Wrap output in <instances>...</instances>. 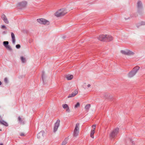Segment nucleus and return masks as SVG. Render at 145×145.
<instances>
[{
  "label": "nucleus",
  "instance_id": "obj_1",
  "mask_svg": "<svg viewBox=\"0 0 145 145\" xmlns=\"http://www.w3.org/2000/svg\"><path fill=\"white\" fill-rule=\"evenodd\" d=\"M140 67L138 66H136L134 67L131 71L128 74L129 77L131 78L134 76L139 69Z\"/></svg>",
  "mask_w": 145,
  "mask_h": 145
},
{
  "label": "nucleus",
  "instance_id": "obj_2",
  "mask_svg": "<svg viewBox=\"0 0 145 145\" xmlns=\"http://www.w3.org/2000/svg\"><path fill=\"white\" fill-rule=\"evenodd\" d=\"M119 128H116L113 129L109 135V137L110 138H114L116 136L118 133Z\"/></svg>",
  "mask_w": 145,
  "mask_h": 145
},
{
  "label": "nucleus",
  "instance_id": "obj_3",
  "mask_svg": "<svg viewBox=\"0 0 145 145\" xmlns=\"http://www.w3.org/2000/svg\"><path fill=\"white\" fill-rule=\"evenodd\" d=\"M67 12L65 11V10L63 9H60L58 11H57L55 13V15L56 16L58 17L64 15Z\"/></svg>",
  "mask_w": 145,
  "mask_h": 145
},
{
  "label": "nucleus",
  "instance_id": "obj_4",
  "mask_svg": "<svg viewBox=\"0 0 145 145\" xmlns=\"http://www.w3.org/2000/svg\"><path fill=\"white\" fill-rule=\"evenodd\" d=\"M37 21L38 22L41 24H43L44 25H48L50 24V22L44 18H40L37 19Z\"/></svg>",
  "mask_w": 145,
  "mask_h": 145
},
{
  "label": "nucleus",
  "instance_id": "obj_5",
  "mask_svg": "<svg viewBox=\"0 0 145 145\" xmlns=\"http://www.w3.org/2000/svg\"><path fill=\"white\" fill-rule=\"evenodd\" d=\"M121 52L124 55L128 56L133 55L134 54L133 52L127 50H121Z\"/></svg>",
  "mask_w": 145,
  "mask_h": 145
},
{
  "label": "nucleus",
  "instance_id": "obj_6",
  "mask_svg": "<svg viewBox=\"0 0 145 145\" xmlns=\"http://www.w3.org/2000/svg\"><path fill=\"white\" fill-rule=\"evenodd\" d=\"M60 123V120L59 119L57 120L56 122L54 124V132L55 133L59 127Z\"/></svg>",
  "mask_w": 145,
  "mask_h": 145
},
{
  "label": "nucleus",
  "instance_id": "obj_7",
  "mask_svg": "<svg viewBox=\"0 0 145 145\" xmlns=\"http://www.w3.org/2000/svg\"><path fill=\"white\" fill-rule=\"evenodd\" d=\"M106 37L105 42H109L113 40L112 37L110 35H105Z\"/></svg>",
  "mask_w": 145,
  "mask_h": 145
},
{
  "label": "nucleus",
  "instance_id": "obj_8",
  "mask_svg": "<svg viewBox=\"0 0 145 145\" xmlns=\"http://www.w3.org/2000/svg\"><path fill=\"white\" fill-rule=\"evenodd\" d=\"M137 7L138 9V11L139 12L140 10L142 8V5L141 2L140 1H139L137 3Z\"/></svg>",
  "mask_w": 145,
  "mask_h": 145
},
{
  "label": "nucleus",
  "instance_id": "obj_9",
  "mask_svg": "<svg viewBox=\"0 0 145 145\" xmlns=\"http://www.w3.org/2000/svg\"><path fill=\"white\" fill-rule=\"evenodd\" d=\"M78 93V91L77 90H75L73 92H72L71 94H70L68 96V98L73 97L75 96Z\"/></svg>",
  "mask_w": 145,
  "mask_h": 145
},
{
  "label": "nucleus",
  "instance_id": "obj_10",
  "mask_svg": "<svg viewBox=\"0 0 145 145\" xmlns=\"http://www.w3.org/2000/svg\"><path fill=\"white\" fill-rule=\"evenodd\" d=\"M2 19L3 20L4 22L7 24H9V22L7 18L6 17L5 15L3 14L1 16Z\"/></svg>",
  "mask_w": 145,
  "mask_h": 145
},
{
  "label": "nucleus",
  "instance_id": "obj_11",
  "mask_svg": "<svg viewBox=\"0 0 145 145\" xmlns=\"http://www.w3.org/2000/svg\"><path fill=\"white\" fill-rule=\"evenodd\" d=\"M27 4V3L26 1H22L18 3V5L19 6L21 7H25Z\"/></svg>",
  "mask_w": 145,
  "mask_h": 145
},
{
  "label": "nucleus",
  "instance_id": "obj_12",
  "mask_svg": "<svg viewBox=\"0 0 145 145\" xmlns=\"http://www.w3.org/2000/svg\"><path fill=\"white\" fill-rule=\"evenodd\" d=\"M106 36L105 35H101L99 36L98 39L101 41L105 42Z\"/></svg>",
  "mask_w": 145,
  "mask_h": 145
},
{
  "label": "nucleus",
  "instance_id": "obj_13",
  "mask_svg": "<svg viewBox=\"0 0 145 145\" xmlns=\"http://www.w3.org/2000/svg\"><path fill=\"white\" fill-rule=\"evenodd\" d=\"M18 120L19 123L21 124L24 125L25 123V121L24 120L22 119L19 116L18 118Z\"/></svg>",
  "mask_w": 145,
  "mask_h": 145
},
{
  "label": "nucleus",
  "instance_id": "obj_14",
  "mask_svg": "<svg viewBox=\"0 0 145 145\" xmlns=\"http://www.w3.org/2000/svg\"><path fill=\"white\" fill-rule=\"evenodd\" d=\"M44 133L43 131H41L37 135V137L38 138H40L41 137L43 136V134Z\"/></svg>",
  "mask_w": 145,
  "mask_h": 145
},
{
  "label": "nucleus",
  "instance_id": "obj_15",
  "mask_svg": "<svg viewBox=\"0 0 145 145\" xmlns=\"http://www.w3.org/2000/svg\"><path fill=\"white\" fill-rule=\"evenodd\" d=\"M11 37L12 39V42L13 44H14L15 42V37L13 33H11Z\"/></svg>",
  "mask_w": 145,
  "mask_h": 145
},
{
  "label": "nucleus",
  "instance_id": "obj_16",
  "mask_svg": "<svg viewBox=\"0 0 145 145\" xmlns=\"http://www.w3.org/2000/svg\"><path fill=\"white\" fill-rule=\"evenodd\" d=\"M0 124L6 127H7L8 125V123L6 122L3 120L0 122Z\"/></svg>",
  "mask_w": 145,
  "mask_h": 145
},
{
  "label": "nucleus",
  "instance_id": "obj_17",
  "mask_svg": "<svg viewBox=\"0 0 145 145\" xmlns=\"http://www.w3.org/2000/svg\"><path fill=\"white\" fill-rule=\"evenodd\" d=\"M73 75H72L69 74L66 76V78L68 80H71L72 79Z\"/></svg>",
  "mask_w": 145,
  "mask_h": 145
},
{
  "label": "nucleus",
  "instance_id": "obj_18",
  "mask_svg": "<svg viewBox=\"0 0 145 145\" xmlns=\"http://www.w3.org/2000/svg\"><path fill=\"white\" fill-rule=\"evenodd\" d=\"M79 123H77L75 127L74 131H79Z\"/></svg>",
  "mask_w": 145,
  "mask_h": 145
},
{
  "label": "nucleus",
  "instance_id": "obj_19",
  "mask_svg": "<svg viewBox=\"0 0 145 145\" xmlns=\"http://www.w3.org/2000/svg\"><path fill=\"white\" fill-rule=\"evenodd\" d=\"M91 107V105L90 104H88L86 105L85 107L86 110L88 111Z\"/></svg>",
  "mask_w": 145,
  "mask_h": 145
},
{
  "label": "nucleus",
  "instance_id": "obj_20",
  "mask_svg": "<svg viewBox=\"0 0 145 145\" xmlns=\"http://www.w3.org/2000/svg\"><path fill=\"white\" fill-rule=\"evenodd\" d=\"M95 133V130L94 129H92L90 133V137L92 138H94V134Z\"/></svg>",
  "mask_w": 145,
  "mask_h": 145
},
{
  "label": "nucleus",
  "instance_id": "obj_21",
  "mask_svg": "<svg viewBox=\"0 0 145 145\" xmlns=\"http://www.w3.org/2000/svg\"><path fill=\"white\" fill-rule=\"evenodd\" d=\"M68 139L67 138H66L65 139L63 140L62 143V145H65L67 143V142L68 141Z\"/></svg>",
  "mask_w": 145,
  "mask_h": 145
},
{
  "label": "nucleus",
  "instance_id": "obj_22",
  "mask_svg": "<svg viewBox=\"0 0 145 145\" xmlns=\"http://www.w3.org/2000/svg\"><path fill=\"white\" fill-rule=\"evenodd\" d=\"M79 133V131H77L74 130V132L73 133V136L74 137L77 136L78 135Z\"/></svg>",
  "mask_w": 145,
  "mask_h": 145
},
{
  "label": "nucleus",
  "instance_id": "obj_23",
  "mask_svg": "<svg viewBox=\"0 0 145 145\" xmlns=\"http://www.w3.org/2000/svg\"><path fill=\"white\" fill-rule=\"evenodd\" d=\"M142 25H145V22L142 21L139 24V25H137V26L138 27L139 26Z\"/></svg>",
  "mask_w": 145,
  "mask_h": 145
},
{
  "label": "nucleus",
  "instance_id": "obj_24",
  "mask_svg": "<svg viewBox=\"0 0 145 145\" xmlns=\"http://www.w3.org/2000/svg\"><path fill=\"white\" fill-rule=\"evenodd\" d=\"M9 42L7 41H5L3 42V44L4 46L6 47L8 45Z\"/></svg>",
  "mask_w": 145,
  "mask_h": 145
},
{
  "label": "nucleus",
  "instance_id": "obj_25",
  "mask_svg": "<svg viewBox=\"0 0 145 145\" xmlns=\"http://www.w3.org/2000/svg\"><path fill=\"white\" fill-rule=\"evenodd\" d=\"M5 48H7V49L10 51H11L12 50V48L9 45L7 46Z\"/></svg>",
  "mask_w": 145,
  "mask_h": 145
},
{
  "label": "nucleus",
  "instance_id": "obj_26",
  "mask_svg": "<svg viewBox=\"0 0 145 145\" xmlns=\"http://www.w3.org/2000/svg\"><path fill=\"white\" fill-rule=\"evenodd\" d=\"M22 63H25V59L23 56H21L20 57Z\"/></svg>",
  "mask_w": 145,
  "mask_h": 145
},
{
  "label": "nucleus",
  "instance_id": "obj_27",
  "mask_svg": "<svg viewBox=\"0 0 145 145\" xmlns=\"http://www.w3.org/2000/svg\"><path fill=\"white\" fill-rule=\"evenodd\" d=\"M45 75L44 72V71L42 72V77L43 81H44V79L45 78Z\"/></svg>",
  "mask_w": 145,
  "mask_h": 145
},
{
  "label": "nucleus",
  "instance_id": "obj_28",
  "mask_svg": "<svg viewBox=\"0 0 145 145\" xmlns=\"http://www.w3.org/2000/svg\"><path fill=\"white\" fill-rule=\"evenodd\" d=\"M69 106L68 105L66 104H64L62 105V107L63 108L65 109L68 107Z\"/></svg>",
  "mask_w": 145,
  "mask_h": 145
},
{
  "label": "nucleus",
  "instance_id": "obj_29",
  "mask_svg": "<svg viewBox=\"0 0 145 145\" xmlns=\"http://www.w3.org/2000/svg\"><path fill=\"white\" fill-rule=\"evenodd\" d=\"M80 106V103L79 102L77 103L76 105H75L74 108H75L79 107Z\"/></svg>",
  "mask_w": 145,
  "mask_h": 145
},
{
  "label": "nucleus",
  "instance_id": "obj_30",
  "mask_svg": "<svg viewBox=\"0 0 145 145\" xmlns=\"http://www.w3.org/2000/svg\"><path fill=\"white\" fill-rule=\"evenodd\" d=\"M66 112H70V110L69 107L68 106V107L65 108Z\"/></svg>",
  "mask_w": 145,
  "mask_h": 145
},
{
  "label": "nucleus",
  "instance_id": "obj_31",
  "mask_svg": "<svg viewBox=\"0 0 145 145\" xmlns=\"http://www.w3.org/2000/svg\"><path fill=\"white\" fill-rule=\"evenodd\" d=\"M4 81L5 83H8V80L7 78H4Z\"/></svg>",
  "mask_w": 145,
  "mask_h": 145
},
{
  "label": "nucleus",
  "instance_id": "obj_32",
  "mask_svg": "<svg viewBox=\"0 0 145 145\" xmlns=\"http://www.w3.org/2000/svg\"><path fill=\"white\" fill-rule=\"evenodd\" d=\"M16 48L17 49H19L20 48V45L19 44H17L16 46Z\"/></svg>",
  "mask_w": 145,
  "mask_h": 145
},
{
  "label": "nucleus",
  "instance_id": "obj_33",
  "mask_svg": "<svg viewBox=\"0 0 145 145\" xmlns=\"http://www.w3.org/2000/svg\"><path fill=\"white\" fill-rule=\"evenodd\" d=\"M1 28L3 29H7V27L5 25H1Z\"/></svg>",
  "mask_w": 145,
  "mask_h": 145
},
{
  "label": "nucleus",
  "instance_id": "obj_34",
  "mask_svg": "<svg viewBox=\"0 0 145 145\" xmlns=\"http://www.w3.org/2000/svg\"><path fill=\"white\" fill-rule=\"evenodd\" d=\"M96 126V125L95 124H94V125H92V127L93 129H94V130H95V129Z\"/></svg>",
  "mask_w": 145,
  "mask_h": 145
},
{
  "label": "nucleus",
  "instance_id": "obj_35",
  "mask_svg": "<svg viewBox=\"0 0 145 145\" xmlns=\"http://www.w3.org/2000/svg\"><path fill=\"white\" fill-rule=\"evenodd\" d=\"M20 135L21 136H25V135H24V133H20Z\"/></svg>",
  "mask_w": 145,
  "mask_h": 145
},
{
  "label": "nucleus",
  "instance_id": "obj_36",
  "mask_svg": "<svg viewBox=\"0 0 145 145\" xmlns=\"http://www.w3.org/2000/svg\"><path fill=\"white\" fill-rule=\"evenodd\" d=\"M88 86V87H89H89H90V86H91V85H90V84H88V86Z\"/></svg>",
  "mask_w": 145,
  "mask_h": 145
},
{
  "label": "nucleus",
  "instance_id": "obj_37",
  "mask_svg": "<svg viewBox=\"0 0 145 145\" xmlns=\"http://www.w3.org/2000/svg\"><path fill=\"white\" fill-rule=\"evenodd\" d=\"M2 84L1 82L0 81V85H1Z\"/></svg>",
  "mask_w": 145,
  "mask_h": 145
},
{
  "label": "nucleus",
  "instance_id": "obj_38",
  "mask_svg": "<svg viewBox=\"0 0 145 145\" xmlns=\"http://www.w3.org/2000/svg\"><path fill=\"white\" fill-rule=\"evenodd\" d=\"M0 145H3V144H0Z\"/></svg>",
  "mask_w": 145,
  "mask_h": 145
}]
</instances>
